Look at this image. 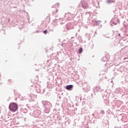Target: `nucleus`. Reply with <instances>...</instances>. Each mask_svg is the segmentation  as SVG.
I'll list each match as a JSON object with an SVG mask.
<instances>
[{
	"mask_svg": "<svg viewBox=\"0 0 128 128\" xmlns=\"http://www.w3.org/2000/svg\"><path fill=\"white\" fill-rule=\"evenodd\" d=\"M9 109L11 112H16V110L18 109V104L15 102H11L10 103L9 105Z\"/></svg>",
	"mask_w": 128,
	"mask_h": 128,
	"instance_id": "nucleus-1",
	"label": "nucleus"
},
{
	"mask_svg": "<svg viewBox=\"0 0 128 128\" xmlns=\"http://www.w3.org/2000/svg\"><path fill=\"white\" fill-rule=\"evenodd\" d=\"M94 92L92 93L91 96L94 98V96H96V92H100V86H96L93 88Z\"/></svg>",
	"mask_w": 128,
	"mask_h": 128,
	"instance_id": "nucleus-2",
	"label": "nucleus"
},
{
	"mask_svg": "<svg viewBox=\"0 0 128 128\" xmlns=\"http://www.w3.org/2000/svg\"><path fill=\"white\" fill-rule=\"evenodd\" d=\"M82 8H84V10H86L88 8H91L92 7L90 6V4H88V3L84 1H83L82 3Z\"/></svg>",
	"mask_w": 128,
	"mask_h": 128,
	"instance_id": "nucleus-3",
	"label": "nucleus"
},
{
	"mask_svg": "<svg viewBox=\"0 0 128 128\" xmlns=\"http://www.w3.org/2000/svg\"><path fill=\"white\" fill-rule=\"evenodd\" d=\"M124 87H122V88H118L115 90V92L117 94H122L124 92Z\"/></svg>",
	"mask_w": 128,
	"mask_h": 128,
	"instance_id": "nucleus-4",
	"label": "nucleus"
},
{
	"mask_svg": "<svg viewBox=\"0 0 128 128\" xmlns=\"http://www.w3.org/2000/svg\"><path fill=\"white\" fill-rule=\"evenodd\" d=\"M102 126L104 128H110V124H108V121L106 120H104L102 122Z\"/></svg>",
	"mask_w": 128,
	"mask_h": 128,
	"instance_id": "nucleus-5",
	"label": "nucleus"
},
{
	"mask_svg": "<svg viewBox=\"0 0 128 128\" xmlns=\"http://www.w3.org/2000/svg\"><path fill=\"white\" fill-rule=\"evenodd\" d=\"M70 100H68V98H66L65 100L66 106H67L68 108L70 107Z\"/></svg>",
	"mask_w": 128,
	"mask_h": 128,
	"instance_id": "nucleus-6",
	"label": "nucleus"
},
{
	"mask_svg": "<svg viewBox=\"0 0 128 128\" xmlns=\"http://www.w3.org/2000/svg\"><path fill=\"white\" fill-rule=\"evenodd\" d=\"M72 88H74V86L72 84L68 85L65 87V88L68 90H72Z\"/></svg>",
	"mask_w": 128,
	"mask_h": 128,
	"instance_id": "nucleus-7",
	"label": "nucleus"
},
{
	"mask_svg": "<svg viewBox=\"0 0 128 128\" xmlns=\"http://www.w3.org/2000/svg\"><path fill=\"white\" fill-rule=\"evenodd\" d=\"M102 62H108V57L106 56H104L102 58Z\"/></svg>",
	"mask_w": 128,
	"mask_h": 128,
	"instance_id": "nucleus-8",
	"label": "nucleus"
},
{
	"mask_svg": "<svg viewBox=\"0 0 128 128\" xmlns=\"http://www.w3.org/2000/svg\"><path fill=\"white\" fill-rule=\"evenodd\" d=\"M110 96V93L107 92H104V94H102V98H104V96H105V98H106V96Z\"/></svg>",
	"mask_w": 128,
	"mask_h": 128,
	"instance_id": "nucleus-9",
	"label": "nucleus"
},
{
	"mask_svg": "<svg viewBox=\"0 0 128 128\" xmlns=\"http://www.w3.org/2000/svg\"><path fill=\"white\" fill-rule=\"evenodd\" d=\"M114 18L115 20H118V18H113L112 20H111V22H112V24H116V22H114Z\"/></svg>",
	"mask_w": 128,
	"mask_h": 128,
	"instance_id": "nucleus-10",
	"label": "nucleus"
},
{
	"mask_svg": "<svg viewBox=\"0 0 128 128\" xmlns=\"http://www.w3.org/2000/svg\"><path fill=\"white\" fill-rule=\"evenodd\" d=\"M68 16V20H72V18H74V14H72L70 16Z\"/></svg>",
	"mask_w": 128,
	"mask_h": 128,
	"instance_id": "nucleus-11",
	"label": "nucleus"
},
{
	"mask_svg": "<svg viewBox=\"0 0 128 128\" xmlns=\"http://www.w3.org/2000/svg\"><path fill=\"white\" fill-rule=\"evenodd\" d=\"M82 48H80L78 50V54H82Z\"/></svg>",
	"mask_w": 128,
	"mask_h": 128,
	"instance_id": "nucleus-12",
	"label": "nucleus"
},
{
	"mask_svg": "<svg viewBox=\"0 0 128 128\" xmlns=\"http://www.w3.org/2000/svg\"><path fill=\"white\" fill-rule=\"evenodd\" d=\"M106 2L108 4H112L114 2V0H108Z\"/></svg>",
	"mask_w": 128,
	"mask_h": 128,
	"instance_id": "nucleus-13",
	"label": "nucleus"
},
{
	"mask_svg": "<svg viewBox=\"0 0 128 128\" xmlns=\"http://www.w3.org/2000/svg\"><path fill=\"white\" fill-rule=\"evenodd\" d=\"M59 6H60V5L58 4H57L55 5H54L52 8H59Z\"/></svg>",
	"mask_w": 128,
	"mask_h": 128,
	"instance_id": "nucleus-14",
	"label": "nucleus"
},
{
	"mask_svg": "<svg viewBox=\"0 0 128 128\" xmlns=\"http://www.w3.org/2000/svg\"><path fill=\"white\" fill-rule=\"evenodd\" d=\"M95 22H96V26H100V22H102V21L98 20L96 21Z\"/></svg>",
	"mask_w": 128,
	"mask_h": 128,
	"instance_id": "nucleus-15",
	"label": "nucleus"
},
{
	"mask_svg": "<svg viewBox=\"0 0 128 128\" xmlns=\"http://www.w3.org/2000/svg\"><path fill=\"white\" fill-rule=\"evenodd\" d=\"M116 38H119V40H122V38H120V34H118V36H116Z\"/></svg>",
	"mask_w": 128,
	"mask_h": 128,
	"instance_id": "nucleus-16",
	"label": "nucleus"
},
{
	"mask_svg": "<svg viewBox=\"0 0 128 128\" xmlns=\"http://www.w3.org/2000/svg\"><path fill=\"white\" fill-rule=\"evenodd\" d=\"M70 26V24H68L66 25V28L67 30H70V28L69 27Z\"/></svg>",
	"mask_w": 128,
	"mask_h": 128,
	"instance_id": "nucleus-17",
	"label": "nucleus"
},
{
	"mask_svg": "<svg viewBox=\"0 0 128 128\" xmlns=\"http://www.w3.org/2000/svg\"><path fill=\"white\" fill-rule=\"evenodd\" d=\"M100 113L102 114H104V110H102L100 111Z\"/></svg>",
	"mask_w": 128,
	"mask_h": 128,
	"instance_id": "nucleus-18",
	"label": "nucleus"
},
{
	"mask_svg": "<svg viewBox=\"0 0 128 128\" xmlns=\"http://www.w3.org/2000/svg\"><path fill=\"white\" fill-rule=\"evenodd\" d=\"M86 14L87 16H90V12H87V13H86Z\"/></svg>",
	"mask_w": 128,
	"mask_h": 128,
	"instance_id": "nucleus-19",
	"label": "nucleus"
},
{
	"mask_svg": "<svg viewBox=\"0 0 128 128\" xmlns=\"http://www.w3.org/2000/svg\"><path fill=\"white\" fill-rule=\"evenodd\" d=\"M128 60V56L124 58V60Z\"/></svg>",
	"mask_w": 128,
	"mask_h": 128,
	"instance_id": "nucleus-20",
	"label": "nucleus"
},
{
	"mask_svg": "<svg viewBox=\"0 0 128 128\" xmlns=\"http://www.w3.org/2000/svg\"><path fill=\"white\" fill-rule=\"evenodd\" d=\"M46 32H47V30H44V34H46Z\"/></svg>",
	"mask_w": 128,
	"mask_h": 128,
	"instance_id": "nucleus-21",
	"label": "nucleus"
},
{
	"mask_svg": "<svg viewBox=\"0 0 128 128\" xmlns=\"http://www.w3.org/2000/svg\"><path fill=\"white\" fill-rule=\"evenodd\" d=\"M118 56H116L115 58H116H116H118Z\"/></svg>",
	"mask_w": 128,
	"mask_h": 128,
	"instance_id": "nucleus-22",
	"label": "nucleus"
},
{
	"mask_svg": "<svg viewBox=\"0 0 128 128\" xmlns=\"http://www.w3.org/2000/svg\"><path fill=\"white\" fill-rule=\"evenodd\" d=\"M126 33L128 34V30H126Z\"/></svg>",
	"mask_w": 128,
	"mask_h": 128,
	"instance_id": "nucleus-23",
	"label": "nucleus"
},
{
	"mask_svg": "<svg viewBox=\"0 0 128 128\" xmlns=\"http://www.w3.org/2000/svg\"><path fill=\"white\" fill-rule=\"evenodd\" d=\"M124 22H124V26H126V24H124Z\"/></svg>",
	"mask_w": 128,
	"mask_h": 128,
	"instance_id": "nucleus-24",
	"label": "nucleus"
},
{
	"mask_svg": "<svg viewBox=\"0 0 128 128\" xmlns=\"http://www.w3.org/2000/svg\"><path fill=\"white\" fill-rule=\"evenodd\" d=\"M74 38V37H72V38Z\"/></svg>",
	"mask_w": 128,
	"mask_h": 128,
	"instance_id": "nucleus-25",
	"label": "nucleus"
},
{
	"mask_svg": "<svg viewBox=\"0 0 128 128\" xmlns=\"http://www.w3.org/2000/svg\"><path fill=\"white\" fill-rule=\"evenodd\" d=\"M92 116H94V114H92Z\"/></svg>",
	"mask_w": 128,
	"mask_h": 128,
	"instance_id": "nucleus-26",
	"label": "nucleus"
},
{
	"mask_svg": "<svg viewBox=\"0 0 128 128\" xmlns=\"http://www.w3.org/2000/svg\"><path fill=\"white\" fill-rule=\"evenodd\" d=\"M120 116H119V117H120Z\"/></svg>",
	"mask_w": 128,
	"mask_h": 128,
	"instance_id": "nucleus-27",
	"label": "nucleus"
},
{
	"mask_svg": "<svg viewBox=\"0 0 128 128\" xmlns=\"http://www.w3.org/2000/svg\"><path fill=\"white\" fill-rule=\"evenodd\" d=\"M9 82H10V80H9Z\"/></svg>",
	"mask_w": 128,
	"mask_h": 128,
	"instance_id": "nucleus-28",
	"label": "nucleus"
},
{
	"mask_svg": "<svg viewBox=\"0 0 128 128\" xmlns=\"http://www.w3.org/2000/svg\"><path fill=\"white\" fill-rule=\"evenodd\" d=\"M118 60H120V58H118Z\"/></svg>",
	"mask_w": 128,
	"mask_h": 128,
	"instance_id": "nucleus-29",
	"label": "nucleus"
},
{
	"mask_svg": "<svg viewBox=\"0 0 128 128\" xmlns=\"http://www.w3.org/2000/svg\"><path fill=\"white\" fill-rule=\"evenodd\" d=\"M126 62H128V60H126Z\"/></svg>",
	"mask_w": 128,
	"mask_h": 128,
	"instance_id": "nucleus-30",
	"label": "nucleus"
}]
</instances>
